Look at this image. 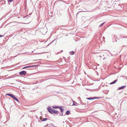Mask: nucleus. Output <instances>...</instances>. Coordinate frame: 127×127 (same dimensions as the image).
<instances>
[{"mask_svg":"<svg viewBox=\"0 0 127 127\" xmlns=\"http://www.w3.org/2000/svg\"><path fill=\"white\" fill-rule=\"evenodd\" d=\"M105 23V22H104V23H102V24H101V25H100L99 26V27H101Z\"/></svg>","mask_w":127,"mask_h":127,"instance_id":"2eb2a0df","label":"nucleus"},{"mask_svg":"<svg viewBox=\"0 0 127 127\" xmlns=\"http://www.w3.org/2000/svg\"><path fill=\"white\" fill-rule=\"evenodd\" d=\"M53 109L52 108L50 107H48L47 109L48 111L51 114L53 113Z\"/></svg>","mask_w":127,"mask_h":127,"instance_id":"f03ea898","label":"nucleus"},{"mask_svg":"<svg viewBox=\"0 0 127 127\" xmlns=\"http://www.w3.org/2000/svg\"><path fill=\"white\" fill-rule=\"evenodd\" d=\"M6 95H8L11 96V97H12L14 99H15V100L17 101H18V98L12 94H6Z\"/></svg>","mask_w":127,"mask_h":127,"instance_id":"f257e3e1","label":"nucleus"},{"mask_svg":"<svg viewBox=\"0 0 127 127\" xmlns=\"http://www.w3.org/2000/svg\"><path fill=\"white\" fill-rule=\"evenodd\" d=\"M125 87H126L125 86H122V87H119L118 88V89L119 90H121V89H123Z\"/></svg>","mask_w":127,"mask_h":127,"instance_id":"1a4fd4ad","label":"nucleus"},{"mask_svg":"<svg viewBox=\"0 0 127 127\" xmlns=\"http://www.w3.org/2000/svg\"><path fill=\"white\" fill-rule=\"evenodd\" d=\"M53 108H59V106H53Z\"/></svg>","mask_w":127,"mask_h":127,"instance_id":"9d476101","label":"nucleus"},{"mask_svg":"<svg viewBox=\"0 0 127 127\" xmlns=\"http://www.w3.org/2000/svg\"><path fill=\"white\" fill-rule=\"evenodd\" d=\"M63 115V114L62 113L61 115L62 116V115Z\"/></svg>","mask_w":127,"mask_h":127,"instance_id":"6ab92c4d","label":"nucleus"},{"mask_svg":"<svg viewBox=\"0 0 127 127\" xmlns=\"http://www.w3.org/2000/svg\"><path fill=\"white\" fill-rule=\"evenodd\" d=\"M3 36V35H0V37H2V36Z\"/></svg>","mask_w":127,"mask_h":127,"instance_id":"a211bd4d","label":"nucleus"},{"mask_svg":"<svg viewBox=\"0 0 127 127\" xmlns=\"http://www.w3.org/2000/svg\"><path fill=\"white\" fill-rule=\"evenodd\" d=\"M98 98L96 97H90L89 98H87V99L89 100L93 99H95Z\"/></svg>","mask_w":127,"mask_h":127,"instance_id":"39448f33","label":"nucleus"},{"mask_svg":"<svg viewBox=\"0 0 127 127\" xmlns=\"http://www.w3.org/2000/svg\"><path fill=\"white\" fill-rule=\"evenodd\" d=\"M53 112L55 114H57L59 112L58 111H57L56 109H53Z\"/></svg>","mask_w":127,"mask_h":127,"instance_id":"20e7f679","label":"nucleus"},{"mask_svg":"<svg viewBox=\"0 0 127 127\" xmlns=\"http://www.w3.org/2000/svg\"><path fill=\"white\" fill-rule=\"evenodd\" d=\"M9 1L10 2H11L13 1V0H9Z\"/></svg>","mask_w":127,"mask_h":127,"instance_id":"dca6fc26","label":"nucleus"},{"mask_svg":"<svg viewBox=\"0 0 127 127\" xmlns=\"http://www.w3.org/2000/svg\"><path fill=\"white\" fill-rule=\"evenodd\" d=\"M117 81V80H114V81H113L110 84H114Z\"/></svg>","mask_w":127,"mask_h":127,"instance_id":"6e6552de","label":"nucleus"},{"mask_svg":"<svg viewBox=\"0 0 127 127\" xmlns=\"http://www.w3.org/2000/svg\"><path fill=\"white\" fill-rule=\"evenodd\" d=\"M70 113V112L69 111H68L66 112V115H68Z\"/></svg>","mask_w":127,"mask_h":127,"instance_id":"ddd939ff","label":"nucleus"},{"mask_svg":"<svg viewBox=\"0 0 127 127\" xmlns=\"http://www.w3.org/2000/svg\"><path fill=\"white\" fill-rule=\"evenodd\" d=\"M69 53L71 55H73L74 53V52L73 51L70 52H69Z\"/></svg>","mask_w":127,"mask_h":127,"instance_id":"9b49d317","label":"nucleus"},{"mask_svg":"<svg viewBox=\"0 0 127 127\" xmlns=\"http://www.w3.org/2000/svg\"><path fill=\"white\" fill-rule=\"evenodd\" d=\"M83 11H81V12H83ZM80 12L81 11H79L77 13V14L76 15H77L78 14V13H79V12Z\"/></svg>","mask_w":127,"mask_h":127,"instance_id":"f3484780","label":"nucleus"},{"mask_svg":"<svg viewBox=\"0 0 127 127\" xmlns=\"http://www.w3.org/2000/svg\"><path fill=\"white\" fill-rule=\"evenodd\" d=\"M47 118H44L43 119L42 121H46L47 120Z\"/></svg>","mask_w":127,"mask_h":127,"instance_id":"4468645a","label":"nucleus"},{"mask_svg":"<svg viewBox=\"0 0 127 127\" xmlns=\"http://www.w3.org/2000/svg\"><path fill=\"white\" fill-rule=\"evenodd\" d=\"M59 109H60V110H61V112H62L63 111H64V110L62 109L61 107H60V108H59Z\"/></svg>","mask_w":127,"mask_h":127,"instance_id":"f8f14e48","label":"nucleus"},{"mask_svg":"<svg viewBox=\"0 0 127 127\" xmlns=\"http://www.w3.org/2000/svg\"><path fill=\"white\" fill-rule=\"evenodd\" d=\"M34 66V65L28 66H25V67H23V69H24L27 68H29V67H33Z\"/></svg>","mask_w":127,"mask_h":127,"instance_id":"0eeeda50","label":"nucleus"},{"mask_svg":"<svg viewBox=\"0 0 127 127\" xmlns=\"http://www.w3.org/2000/svg\"><path fill=\"white\" fill-rule=\"evenodd\" d=\"M26 73V71H22L19 73L20 75H25Z\"/></svg>","mask_w":127,"mask_h":127,"instance_id":"7ed1b4c3","label":"nucleus"},{"mask_svg":"<svg viewBox=\"0 0 127 127\" xmlns=\"http://www.w3.org/2000/svg\"><path fill=\"white\" fill-rule=\"evenodd\" d=\"M72 102L73 103V104H72V105H75V106H76L77 105V103L76 102H75V101H74V100H73L72 99Z\"/></svg>","mask_w":127,"mask_h":127,"instance_id":"423d86ee","label":"nucleus"}]
</instances>
